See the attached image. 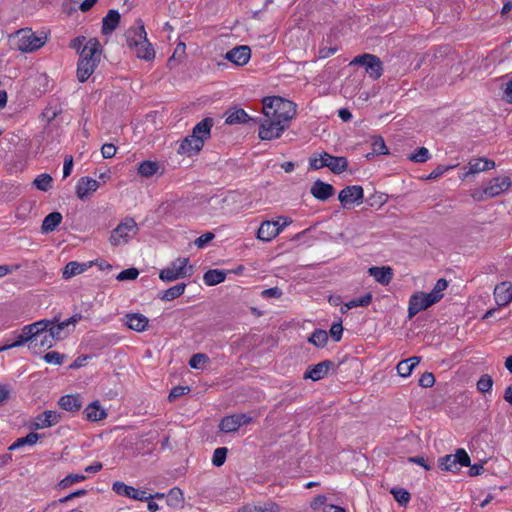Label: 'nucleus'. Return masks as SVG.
Segmentation results:
<instances>
[{"mask_svg":"<svg viewBox=\"0 0 512 512\" xmlns=\"http://www.w3.org/2000/svg\"><path fill=\"white\" fill-rule=\"evenodd\" d=\"M335 368L336 365L333 361L324 360L318 364L309 366L304 373V379H311L313 381L321 380L328 374L330 369Z\"/></svg>","mask_w":512,"mask_h":512,"instance_id":"nucleus-18","label":"nucleus"},{"mask_svg":"<svg viewBox=\"0 0 512 512\" xmlns=\"http://www.w3.org/2000/svg\"><path fill=\"white\" fill-rule=\"evenodd\" d=\"M99 188V182L89 177L79 179L76 186V195L80 200L88 199Z\"/></svg>","mask_w":512,"mask_h":512,"instance_id":"nucleus-22","label":"nucleus"},{"mask_svg":"<svg viewBox=\"0 0 512 512\" xmlns=\"http://www.w3.org/2000/svg\"><path fill=\"white\" fill-rule=\"evenodd\" d=\"M435 299L436 297H432L429 293L418 292L413 294L409 299L408 317L411 319L420 311L437 303Z\"/></svg>","mask_w":512,"mask_h":512,"instance_id":"nucleus-14","label":"nucleus"},{"mask_svg":"<svg viewBox=\"0 0 512 512\" xmlns=\"http://www.w3.org/2000/svg\"><path fill=\"white\" fill-rule=\"evenodd\" d=\"M149 319L141 313H130L125 316V324L129 329L143 332L147 329Z\"/></svg>","mask_w":512,"mask_h":512,"instance_id":"nucleus-27","label":"nucleus"},{"mask_svg":"<svg viewBox=\"0 0 512 512\" xmlns=\"http://www.w3.org/2000/svg\"><path fill=\"white\" fill-rule=\"evenodd\" d=\"M101 45L96 38H91L80 52L77 63V79L85 82L95 71L101 59Z\"/></svg>","mask_w":512,"mask_h":512,"instance_id":"nucleus-2","label":"nucleus"},{"mask_svg":"<svg viewBox=\"0 0 512 512\" xmlns=\"http://www.w3.org/2000/svg\"><path fill=\"white\" fill-rule=\"evenodd\" d=\"M45 325L47 324L44 322H34L32 324L25 325L22 328L21 333L17 336L16 341L11 344H7V346H10L11 349L28 343L29 348H33L34 342L37 341V336H39L38 333L42 331Z\"/></svg>","mask_w":512,"mask_h":512,"instance_id":"nucleus-11","label":"nucleus"},{"mask_svg":"<svg viewBox=\"0 0 512 512\" xmlns=\"http://www.w3.org/2000/svg\"><path fill=\"white\" fill-rule=\"evenodd\" d=\"M58 319V321H55L54 324H51L48 327V333L53 337V339L56 341L63 340L67 337L69 334L68 327L70 325L74 326L78 321L81 320L82 315L81 314H74L70 318L60 321L59 317H55Z\"/></svg>","mask_w":512,"mask_h":512,"instance_id":"nucleus-13","label":"nucleus"},{"mask_svg":"<svg viewBox=\"0 0 512 512\" xmlns=\"http://www.w3.org/2000/svg\"><path fill=\"white\" fill-rule=\"evenodd\" d=\"M512 283L505 281L496 285L494 289V298L498 306H506L512 301Z\"/></svg>","mask_w":512,"mask_h":512,"instance_id":"nucleus-25","label":"nucleus"},{"mask_svg":"<svg viewBox=\"0 0 512 512\" xmlns=\"http://www.w3.org/2000/svg\"><path fill=\"white\" fill-rule=\"evenodd\" d=\"M372 152L368 153L366 157L370 159L374 155H386L389 154V150L386 147L385 141L381 136L372 137L371 142Z\"/></svg>","mask_w":512,"mask_h":512,"instance_id":"nucleus-37","label":"nucleus"},{"mask_svg":"<svg viewBox=\"0 0 512 512\" xmlns=\"http://www.w3.org/2000/svg\"><path fill=\"white\" fill-rule=\"evenodd\" d=\"M160 169L159 163L156 161H143L138 166V174L142 177L149 178L155 175Z\"/></svg>","mask_w":512,"mask_h":512,"instance_id":"nucleus-34","label":"nucleus"},{"mask_svg":"<svg viewBox=\"0 0 512 512\" xmlns=\"http://www.w3.org/2000/svg\"><path fill=\"white\" fill-rule=\"evenodd\" d=\"M86 270V265L76 261H71L64 267L62 276L64 279H69L75 275L81 274Z\"/></svg>","mask_w":512,"mask_h":512,"instance_id":"nucleus-43","label":"nucleus"},{"mask_svg":"<svg viewBox=\"0 0 512 512\" xmlns=\"http://www.w3.org/2000/svg\"><path fill=\"white\" fill-rule=\"evenodd\" d=\"M73 168V157L68 155L64 159L63 177L66 178L71 174Z\"/></svg>","mask_w":512,"mask_h":512,"instance_id":"nucleus-63","label":"nucleus"},{"mask_svg":"<svg viewBox=\"0 0 512 512\" xmlns=\"http://www.w3.org/2000/svg\"><path fill=\"white\" fill-rule=\"evenodd\" d=\"M185 288H186L185 283H178V284L168 288L167 290L163 291L160 296V299L163 301H172V300L180 297L184 293Z\"/></svg>","mask_w":512,"mask_h":512,"instance_id":"nucleus-39","label":"nucleus"},{"mask_svg":"<svg viewBox=\"0 0 512 512\" xmlns=\"http://www.w3.org/2000/svg\"><path fill=\"white\" fill-rule=\"evenodd\" d=\"M63 217H62V214L60 212H52L50 214H48L43 222H42V226H41V230L43 233H50V232H53L56 227L61 223Z\"/></svg>","mask_w":512,"mask_h":512,"instance_id":"nucleus-33","label":"nucleus"},{"mask_svg":"<svg viewBox=\"0 0 512 512\" xmlns=\"http://www.w3.org/2000/svg\"><path fill=\"white\" fill-rule=\"evenodd\" d=\"M435 383V377L430 372H424L420 379H419V385L424 388H430Z\"/></svg>","mask_w":512,"mask_h":512,"instance_id":"nucleus-58","label":"nucleus"},{"mask_svg":"<svg viewBox=\"0 0 512 512\" xmlns=\"http://www.w3.org/2000/svg\"><path fill=\"white\" fill-rule=\"evenodd\" d=\"M280 506L275 502L268 501L262 505V512H280Z\"/></svg>","mask_w":512,"mask_h":512,"instance_id":"nucleus-64","label":"nucleus"},{"mask_svg":"<svg viewBox=\"0 0 512 512\" xmlns=\"http://www.w3.org/2000/svg\"><path fill=\"white\" fill-rule=\"evenodd\" d=\"M493 379L490 375L484 374L477 382V389L482 393H487L492 389Z\"/></svg>","mask_w":512,"mask_h":512,"instance_id":"nucleus-53","label":"nucleus"},{"mask_svg":"<svg viewBox=\"0 0 512 512\" xmlns=\"http://www.w3.org/2000/svg\"><path fill=\"white\" fill-rule=\"evenodd\" d=\"M240 428L236 415L224 417L219 424V430L225 433L236 432Z\"/></svg>","mask_w":512,"mask_h":512,"instance_id":"nucleus-42","label":"nucleus"},{"mask_svg":"<svg viewBox=\"0 0 512 512\" xmlns=\"http://www.w3.org/2000/svg\"><path fill=\"white\" fill-rule=\"evenodd\" d=\"M55 321H58L57 318H53L51 320L49 319H43L39 322H44L47 325L43 327L42 331L38 333L39 336H37V341L34 342L33 348H39V349H49L54 346L55 340L51 335L48 333V327L51 324H54Z\"/></svg>","mask_w":512,"mask_h":512,"instance_id":"nucleus-24","label":"nucleus"},{"mask_svg":"<svg viewBox=\"0 0 512 512\" xmlns=\"http://www.w3.org/2000/svg\"><path fill=\"white\" fill-rule=\"evenodd\" d=\"M430 158V153L427 148L420 147L415 153L409 155L408 159L415 163H424Z\"/></svg>","mask_w":512,"mask_h":512,"instance_id":"nucleus-50","label":"nucleus"},{"mask_svg":"<svg viewBox=\"0 0 512 512\" xmlns=\"http://www.w3.org/2000/svg\"><path fill=\"white\" fill-rule=\"evenodd\" d=\"M224 58L236 66H244L251 58V49L247 45L236 46L227 51Z\"/></svg>","mask_w":512,"mask_h":512,"instance_id":"nucleus-19","label":"nucleus"},{"mask_svg":"<svg viewBox=\"0 0 512 512\" xmlns=\"http://www.w3.org/2000/svg\"><path fill=\"white\" fill-rule=\"evenodd\" d=\"M226 278V273L223 270L211 269L205 272L203 280L206 285L214 286L223 282Z\"/></svg>","mask_w":512,"mask_h":512,"instance_id":"nucleus-35","label":"nucleus"},{"mask_svg":"<svg viewBox=\"0 0 512 512\" xmlns=\"http://www.w3.org/2000/svg\"><path fill=\"white\" fill-rule=\"evenodd\" d=\"M262 296L265 298H280L282 290L278 287L268 288L262 291Z\"/></svg>","mask_w":512,"mask_h":512,"instance_id":"nucleus-62","label":"nucleus"},{"mask_svg":"<svg viewBox=\"0 0 512 512\" xmlns=\"http://www.w3.org/2000/svg\"><path fill=\"white\" fill-rule=\"evenodd\" d=\"M343 208L353 203H361L363 200V188L359 185L347 186L338 195Z\"/></svg>","mask_w":512,"mask_h":512,"instance_id":"nucleus-17","label":"nucleus"},{"mask_svg":"<svg viewBox=\"0 0 512 512\" xmlns=\"http://www.w3.org/2000/svg\"><path fill=\"white\" fill-rule=\"evenodd\" d=\"M250 120V117L243 109H234L229 111L225 122L229 125L246 123Z\"/></svg>","mask_w":512,"mask_h":512,"instance_id":"nucleus-41","label":"nucleus"},{"mask_svg":"<svg viewBox=\"0 0 512 512\" xmlns=\"http://www.w3.org/2000/svg\"><path fill=\"white\" fill-rule=\"evenodd\" d=\"M439 467L443 471L457 472L459 467L470 466V457L468 453L463 449L459 448L455 454L445 455L438 459Z\"/></svg>","mask_w":512,"mask_h":512,"instance_id":"nucleus-8","label":"nucleus"},{"mask_svg":"<svg viewBox=\"0 0 512 512\" xmlns=\"http://www.w3.org/2000/svg\"><path fill=\"white\" fill-rule=\"evenodd\" d=\"M39 438L40 435L38 433L30 432L25 437L16 439V441L9 446L8 450L13 451L25 445H34L37 443Z\"/></svg>","mask_w":512,"mask_h":512,"instance_id":"nucleus-40","label":"nucleus"},{"mask_svg":"<svg viewBox=\"0 0 512 512\" xmlns=\"http://www.w3.org/2000/svg\"><path fill=\"white\" fill-rule=\"evenodd\" d=\"M309 167L313 170H318L323 167H328L334 174L344 172L348 167V160L346 157L333 156L327 152H323L318 157H311L309 159Z\"/></svg>","mask_w":512,"mask_h":512,"instance_id":"nucleus-4","label":"nucleus"},{"mask_svg":"<svg viewBox=\"0 0 512 512\" xmlns=\"http://www.w3.org/2000/svg\"><path fill=\"white\" fill-rule=\"evenodd\" d=\"M52 177L49 174H41L34 180L35 187L40 191H48L52 187Z\"/></svg>","mask_w":512,"mask_h":512,"instance_id":"nucleus-47","label":"nucleus"},{"mask_svg":"<svg viewBox=\"0 0 512 512\" xmlns=\"http://www.w3.org/2000/svg\"><path fill=\"white\" fill-rule=\"evenodd\" d=\"M288 127L279 120L264 116L260 122L258 136L263 141L277 139Z\"/></svg>","mask_w":512,"mask_h":512,"instance_id":"nucleus-10","label":"nucleus"},{"mask_svg":"<svg viewBox=\"0 0 512 512\" xmlns=\"http://www.w3.org/2000/svg\"><path fill=\"white\" fill-rule=\"evenodd\" d=\"M448 287V282L446 279L444 278H441L439 279L434 288L432 289V291L429 293L432 297H436V301L439 302L442 297H443V294L442 292Z\"/></svg>","mask_w":512,"mask_h":512,"instance_id":"nucleus-52","label":"nucleus"},{"mask_svg":"<svg viewBox=\"0 0 512 512\" xmlns=\"http://www.w3.org/2000/svg\"><path fill=\"white\" fill-rule=\"evenodd\" d=\"M84 414L87 420L95 422L103 420L107 417V413L104 409H102L99 405L98 401H94L91 404H89L85 410Z\"/></svg>","mask_w":512,"mask_h":512,"instance_id":"nucleus-31","label":"nucleus"},{"mask_svg":"<svg viewBox=\"0 0 512 512\" xmlns=\"http://www.w3.org/2000/svg\"><path fill=\"white\" fill-rule=\"evenodd\" d=\"M372 301V294L367 293L357 299H353L345 304L347 309H352L354 307H366L368 306Z\"/></svg>","mask_w":512,"mask_h":512,"instance_id":"nucleus-49","label":"nucleus"},{"mask_svg":"<svg viewBox=\"0 0 512 512\" xmlns=\"http://www.w3.org/2000/svg\"><path fill=\"white\" fill-rule=\"evenodd\" d=\"M58 405L65 411L76 412L81 409L82 401L79 395L68 394L60 397Z\"/></svg>","mask_w":512,"mask_h":512,"instance_id":"nucleus-30","label":"nucleus"},{"mask_svg":"<svg viewBox=\"0 0 512 512\" xmlns=\"http://www.w3.org/2000/svg\"><path fill=\"white\" fill-rule=\"evenodd\" d=\"M263 114L265 117L279 120L289 126L296 115V105L281 97H267L263 99Z\"/></svg>","mask_w":512,"mask_h":512,"instance_id":"nucleus-3","label":"nucleus"},{"mask_svg":"<svg viewBox=\"0 0 512 512\" xmlns=\"http://www.w3.org/2000/svg\"><path fill=\"white\" fill-rule=\"evenodd\" d=\"M138 232L137 223L133 218H125L121 223L112 230L109 238L112 246H120L127 244Z\"/></svg>","mask_w":512,"mask_h":512,"instance_id":"nucleus-5","label":"nucleus"},{"mask_svg":"<svg viewBox=\"0 0 512 512\" xmlns=\"http://www.w3.org/2000/svg\"><path fill=\"white\" fill-rule=\"evenodd\" d=\"M368 273L370 276H373L378 283L382 285H388L393 277V270L389 266H374L369 268Z\"/></svg>","mask_w":512,"mask_h":512,"instance_id":"nucleus-28","label":"nucleus"},{"mask_svg":"<svg viewBox=\"0 0 512 512\" xmlns=\"http://www.w3.org/2000/svg\"><path fill=\"white\" fill-rule=\"evenodd\" d=\"M310 193L316 199L325 201L334 194V187L318 179L311 186Z\"/></svg>","mask_w":512,"mask_h":512,"instance_id":"nucleus-26","label":"nucleus"},{"mask_svg":"<svg viewBox=\"0 0 512 512\" xmlns=\"http://www.w3.org/2000/svg\"><path fill=\"white\" fill-rule=\"evenodd\" d=\"M185 50H186V46L183 42H180L177 44L173 55L167 61V66L170 69L174 68L185 58V55H186Z\"/></svg>","mask_w":512,"mask_h":512,"instance_id":"nucleus-44","label":"nucleus"},{"mask_svg":"<svg viewBox=\"0 0 512 512\" xmlns=\"http://www.w3.org/2000/svg\"><path fill=\"white\" fill-rule=\"evenodd\" d=\"M329 333L334 341H336V342L340 341L342 338V333H343V326H342L341 322L333 323L330 328Z\"/></svg>","mask_w":512,"mask_h":512,"instance_id":"nucleus-59","label":"nucleus"},{"mask_svg":"<svg viewBox=\"0 0 512 512\" xmlns=\"http://www.w3.org/2000/svg\"><path fill=\"white\" fill-rule=\"evenodd\" d=\"M85 479L86 476L82 474H69L58 483V487L61 489H65L71 486L72 484L84 481Z\"/></svg>","mask_w":512,"mask_h":512,"instance_id":"nucleus-48","label":"nucleus"},{"mask_svg":"<svg viewBox=\"0 0 512 512\" xmlns=\"http://www.w3.org/2000/svg\"><path fill=\"white\" fill-rule=\"evenodd\" d=\"M390 493L393 495L394 499L398 502V504L402 507H406L411 499L410 493L404 488L393 487L390 490Z\"/></svg>","mask_w":512,"mask_h":512,"instance_id":"nucleus-45","label":"nucleus"},{"mask_svg":"<svg viewBox=\"0 0 512 512\" xmlns=\"http://www.w3.org/2000/svg\"><path fill=\"white\" fill-rule=\"evenodd\" d=\"M495 167V162L486 158H475L471 159L468 163V170L465 171L460 178L466 179L470 175H474L486 170L493 169Z\"/></svg>","mask_w":512,"mask_h":512,"instance_id":"nucleus-23","label":"nucleus"},{"mask_svg":"<svg viewBox=\"0 0 512 512\" xmlns=\"http://www.w3.org/2000/svg\"><path fill=\"white\" fill-rule=\"evenodd\" d=\"M190 391V388L188 386H175L172 388L168 395V400L170 402L176 400L177 398L187 394Z\"/></svg>","mask_w":512,"mask_h":512,"instance_id":"nucleus-57","label":"nucleus"},{"mask_svg":"<svg viewBox=\"0 0 512 512\" xmlns=\"http://www.w3.org/2000/svg\"><path fill=\"white\" fill-rule=\"evenodd\" d=\"M112 489L118 495L126 496L138 501H148L147 492L128 486L123 482L116 481L113 483Z\"/></svg>","mask_w":512,"mask_h":512,"instance_id":"nucleus-20","label":"nucleus"},{"mask_svg":"<svg viewBox=\"0 0 512 512\" xmlns=\"http://www.w3.org/2000/svg\"><path fill=\"white\" fill-rule=\"evenodd\" d=\"M45 362L54 365H61L65 359V355L56 351H50L44 355Z\"/></svg>","mask_w":512,"mask_h":512,"instance_id":"nucleus-55","label":"nucleus"},{"mask_svg":"<svg viewBox=\"0 0 512 512\" xmlns=\"http://www.w3.org/2000/svg\"><path fill=\"white\" fill-rule=\"evenodd\" d=\"M228 449L226 447H219L214 450L212 457V464L216 467H220L225 463Z\"/></svg>","mask_w":512,"mask_h":512,"instance_id":"nucleus-51","label":"nucleus"},{"mask_svg":"<svg viewBox=\"0 0 512 512\" xmlns=\"http://www.w3.org/2000/svg\"><path fill=\"white\" fill-rule=\"evenodd\" d=\"M214 125V120L211 117H206L195 125L192 134L188 135L179 145L178 153L187 156L198 154L204 146V142L210 138L211 128Z\"/></svg>","mask_w":512,"mask_h":512,"instance_id":"nucleus-1","label":"nucleus"},{"mask_svg":"<svg viewBox=\"0 0 512 512\" xmlns=\"http://www.w3.org/2000/svg\"><path fill=\"white\" fill-rule=\"evenodd\" d=\"M511 186L509 177H497L492 179L480 192H475L472 196L477 201H483L486 198H492L508 190Z\"/></svg>","mask_w":512,"mask_h":512,"instance_id":"nucleus-9","label":"nucleus"},{"mask_svg":"<svg viewBox=\"0 0 512 512\" xmlns=\"http://www.w3.org/2000/svg\"><path fill=\"white\" fill-rule=\"evenodd\" d=\"M120 14L117 10L111 9L102 20V33L111 34L119 25Z\"/></svg>","mask_w":512,"mask_h":512,"instance_id":"nucleus-29","label":"nucleus"},{"mask_svg":"<svg viewBox=\"0 0 512 512\" xmlns=\"http://www.w3.org/2000/svg\"><path fill=\"white\" fill-rule=\"evenodd\" d=\"M139 275V271L136 268H128L121 271L116 279L118 281L135 280Z\"/></svg>","mask_w":512,"mask_h":512,"instance_id":"nucleus-56","label":"nucleus"},{"mask_svg":"<svg viewBox=\"0 0 512 512\" xmlns=\"http://www.w3.org/2000/svg\"><path fill=\"white\" fill-rule=\"evenodd\" d=\"M131 51L139 58L146 61H151L155 57V51L153 46L149 42V47L142 42L139 43V46L133 47Z\"/></svg>","mask_w":512,"mask_h":512,"instance_id":"nucleus-38","label":"nucleus"},{"mask_svg":"<svg viewBox=\"0 0 512 512\" xmlns=\"http://www.w3.org/2000/svg\"><path fill=\"white\" fill-rule=\"evenodd\" d=\"M351 65H362L365 66L366 73L373 79H379L382 75L383 68L382 62L379 57L373 54H363L355 57Z\"/></svg>","mask_w":512,"mask_h":512,"instance_id":"nucleus-12","label":"nucleus"},{"mask_svg":"<svg viewBox=\"0 0 512 512\" xmlns=\"http://www.w3.org/2000/svg\"><path fill=\"white\" fill-rule=\"evenodd\" d=\"M282 219L284 220L282 226H278V221H263L257 231V238L264 242L272 241L285 226L291 223L287 218Z\"/></svg>","mask_w":512,"mask_h":512,"instance_id":"nucleus-15","label":"nucleus"},{"mask_svg":"<svg viewBox=\"0 0 512 512\" xmlns=\"http://www.w3.org/2000/svg\"><path fill=\"white\" fill-rule=\"evenodd\" d=\"M136 23V27L129 28L125 33L126 43L130 50L133 47L139 46L140 42L144 43L146 47H149V41L147 39L143 21L138 19Z\"/></svg>","mask_w":512,"mask_h":512,"instance_id":"nucleus-16","label":"nucleus"},{"mask_svg":"<svg viewBox=\"0 0 512 512\" xmlns=\"http://www.w3.org/2000/svg\"><path fill=\"white\" fill-rule=\"evenodd\" d=\"M209 360L208 356L206 354H203V353H197V354H194L190 360H189V365L191 368H194V369H201L202 366L207 363Z\"/></svg>","mask_w":512,"mask_h":512,"instance_id":"nucleus-54","label":"nucleus"},{"mask_svg":"<svg viewBox=\"0 0 512 512\" xmlns=\"http://www.w3.org/2000/svg\"><path fill=\"white\" fill-rule=\"evenodd\" d=\"M308 341L315 345L316 347H324L327 344L328 341V334L325 330L322 329H316L311 336L309 337Z\"/></svg>","mask_w":512,"mask_h":512,"instance_id":"nucleus-46","label":"nucleus"},{"mask_svg":"<svg viewBox=\"0 0 512 512\" xmlns=\"http://www.w3.org/2000/svg\"><path fill=\"white\" fill-rule=\"evenodd\" d=\"M214 237L215 235L212 232H207L198 237L194 243L198 248H203L206 244L213 240Z\"/></svg>","mask_w":512,"mask_h":512,"instance_id":"nucleus-61","label":"nucleus"},{"mask_svg":"<svg viewBox=\"0 0 512 512\" xmlns=\"http://www.w3.org/2000/svg\"><path fill=\"white\" fill-rule=\"evenodd\" d=\"M61 420V414L53 410H45L37 415L32 424L35 429H44L58 424Z\"/></svg>","mask_w":512,"mask_h":512,"instance_id":"nucleus-21","label":"nucleus"},{"mask_svg":"<svg viewBox=\"0 0 512 512\" xmlns=\"http://www.w3.org/2000/svg\"><path fill=\"white\" fill-rule=\"evenodd\" d=\"M167 505L172 508H180L184 502V495L180 488L174 487L167 494Z\"/></svg>","mask_w":512,"mask_h":512,"instance_id":"nucleus-36","label":"nucleus"},{"mask_svg":"<svg viewBox=\"0 0 512 512\" xmlns=\"http://www.w3.org/2000/svg\"><path fill=\"white\" fill-rule=\"evenodd\" d=\"M17 49L29 53L40 49L46 43L47 36H37L31 29H21L16 33Z\"/></svg>","mask_w":512,"mask_h":512,"instance_id":"nucleus-6","label":"nucleus"},{"mask_svg":"<svg viewBox=\"0 0 512 512\" xmlns=\"http://www.w3.org/2000/svg\"><path fill=\"white\" fill-rule=\"evenodd\" d=\"M188 262V258L177 259L172 262L170 266L160 271L159 278L164 282H172L180 278L191 276L193 267L188 266Z\"/></svg>","mask_w":512,"mask_h":512,"instance_id":"nucleus-7","label":"nucleus"},{"mask_svg":"<svg viewBox=\"0 0 512 512\" xmlns=\"http://www.w3.org/2000/svg\"><path fill=\"white\" fill-rule=\"evenodd\" d=\"M116 151H117V148L114 144L112 143H105L102 147H101V153H102V156L106 159H110L112 157L115 156L116 154Z\"/></svg>","mask_w":512,"mask_h":512,"instance_id":"nucleus-60","label":"nucleus"},{"mask_svg":"<svg viewBox=\"0 0 512 512\" xmlns=\"http://www.w3.org/2000/svg\"><path fill=\"white\" fill-rule=\"evenodd\" d=\"M420 360V357L413 356L400 361L396 366L397 373L401 377H408L412 373L414 367L419 364Z\"/></svg>","mask_w":512,"mask_h":512,"instance_id":"nucleus-32","label":"nucleus"}]
</instances>
